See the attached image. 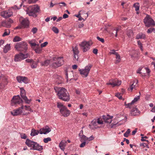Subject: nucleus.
<instances>
[{"instance_id":"nucleus-53","label":"nucleus","mask_w":155,"mask_h":155,"mask_svg":"<svg viewBox=\"0 0 155 155\" xmlns=\"http://www.w3.org/2000/svg\"><path fill=\"white\" fill-rule=\"evenodd\" d=\"M115 96L118 97L120 99H121L122 98L121 95H120V94L119 93H117L115 95Z\"/></svg>"},{"instance_id":"nucleus-16","label":"nucleus","mask_w":155,"mask_h":155,"mask_svg":"<svg viewBox=\"0 0 155 155\" xmlns=\"http://www.w3.org/2000/svg\"><path fill=\"white\" fill-rule=\"evenodd\" d=\"M121 84V81H119L117 79H115L110 80L109 82L107 83V84L111 85H112L113 87H114L116 86H119Z\"/></svg>"},{"instance_id":"nucleus-55","label":"nucleus","mask_w":155,"mask_h":155,"mask_svg":"<svg viewBox=\"0 0 155 155\" xmlns=\"http://www.w3.org/2000/svg\"><path fill=\"white\" fill-rule=\"evenodd\" d=\"M97 38L98 40L101 42H102L104 43V40L103 38H101L99 37H97Z\"/></svg>"},{"instance_id":"nucleus-12","label":"nucleus","mask_w":155,"mask_h":155,"mask_svg":"<svg viewBox=\"0 0 155 155\" xmlns=\"http://www.w3.org/2000/svg\"><path fill=\"white\" fill-rule=\"evenodd\" d=\"M28 54H24L21 53L16 54L14 60L15 61H19L28 57Z\"/></svg>"},{"instance_id":"nucleus-48","label":"nucleus","mask_w":155,"mask_h":155,"mask_svg":"<svg viewBox=\"0 0 155 155\" xmlns=\"http://www.w3.org/2000/svg\"><path fill=\"white\" fill-rule=\"evenodd\" d=\"M10 32L9 30H8V31L6 30L3 34L2 36L4 37L5 36L8 35L9 34Z\"/></svg>"},{"instance_id":"nucleus-3","label":"nucleus","mask_w":155,"mask_h":155,"mask_svg":"<svg viewBox=\"0 0 155 155\" xmlns=\"http://www.w3.org/2000/svg\"><path fill=\"white\" fill-rule=\"evenodd\" d=\"M57 107L59 108L60 112L62 116L65 117L69 116L70 113V111L68 110L66 107L65 106L61 103L57 102Z\"/></svg>"},{"instance_id":"nucleus-20","label":"nucleus","mask_w":155,"mask_h":155,"mask_svg":"<svg viewBox=\"0 0 155 155\" xmlns=\"http://www.w3.org/2000/svg\"><path fill=\"white\" fill-rule=\"evenodd\" d=\"M113 117V116L110 117L108 115H107V116L105 115L103 116V118L104 122L106 123H110L112 121V118Z\"/></svg>"},{"instance_id":"nucleus-13","label":"nucleus","mask_w":155,"mask_h":155,"mask_svg":"<svg viewBox=\"0 0 155 155\" xmlns=\"http://www.w3.org/2000/svg\"><path fill=\"white\" fill-rule=\"evenodd\" d=\"M72 51H73V60L74 61H77L80 62L79 60V57L78 55L80 52L78 46H76L74 47H72Z\"/></svg>"},{"instance_id":"nucleus-51","label":"nucleus","mask_w":155,"mask_h":155,"mask_svg":"<svg viewBox=\"0 0 155 155\" xmlns=\"http://www.w3.org/2000/svg\"><path fill=\"white\" fill-rule=\"evenodd\" d=\"M76 17L79 18L78 20L79 21H82L83 20H84V19L81 17L80 15V14H79L78 15H75Z\"/></svg>"},{"instance_id":"nucleus-9","label":"nucleus","mask_w":155,"mask_h":155,"mask_svg":"<svg viewBox=\"0 0 155 155\" xmlns=\"http://www.w3.org/2000/svg\"><path fill=\"white\" fill-rule=\"evenodd\" d=\"M79 45L81 49L84 52L87 51L90 48V45L89 42L83 41Z\"/></svg>"},{"instance_id":"nucleus-6","label":"nucleus","mask_w":155,"mask_h":155,"mask_svg":"<svg viewBox=\"0 0 155 155\" xmlns=\"http://www.w3.org/2000/svg\"><path fill=\"white\" fill-rule=\"evenodd\" d=\"M53 62L52 66L54 68H57L63 64L64 60L63 57H54L53 58Z\"/></svg>"},{"instance_id":"nucleus-33","label":"nucleus","mask_w":155,"mask_h":155,"mask_svg":"<svg viewBox=\"0 0 155 155\" xmlns=\"http://www.w3.org/2000/svg\"><path fill=\"white\" fill-rule=\"evenodd\" d=\"M41 65L42 66H47L50 63V61L49 60H46L44 62H40Z\"/></svg>"},{"instance_id":"nucleus-19","label":"nucleus","mask_w":155,"mask_h":155,"mask_svg":"<svg viewBox=\"0 0 155 155\" xmlns=\"http://www.w3.org/2000/svg\"><path fill=\"white\" fill-rule=\"evenodd\" d=\"M12 14V12L9 10L4 11L1 13V15L5 18H8L11 16Z\"/></svg>"},{"instance_id":"nucleus-24","label":"nucleus","mask_w":155,"mask_h":155,"mask_svg":"<svg viewBox=\"0 0 155 155\" xmlns=\"http://www.w3.org/2000/svg\"><path fill=\"white\" fill-rule=\"evenodd\" d=\"M146 38L145 35L142 33H140L138 34L136 36V38L137 39H145Z\"/></svg>"},{"instance_id":"nucleus-34","label":"nucleus","mask_w":155,"mask_h":155,"mask_svg":"<svg viewBox=\"0 0 155 155\" xmlns=\"http://www.w3.org/2000/svg\"><path fill=\"white\" fill-rule=\"evenodd\" d=\"M22 40L21 38L18 36H15L13 40V41L14 42H18L21 41Z\"/></svg>"},{"instance_id":"nucleus-64","label":"nucleus","mask_w":155,"mask_h":155,"mask_svg":"<svg viewBox=\"0 0 155 155\" xmlns=\"http://www.w3.org/2000/svg\"><path fill=\"white\" fill-rule=\"evenodd\" d=\"M84 25L82 23H81L79 24L78 25V28H83L84 27Z\"/></svg>"},{"instance_id":"nucleus-39","label":"nucleus","mask_w":155,"mask_h":155,"mask_svg":"<svg viewBox=\"0 0 155 155\" xmlns=\"http://www.w3.org/2000/svg\"><path fill=\"white\" fill-rule=\"evenodd\" d=\"M57 4L59 5V6L60 8H61L62 7L64 6L65 7L67 5L64 2H60Z\"/></svg>"},{"instance_id":"nucleus-14","label":"nucleus","mask_w":155,"mask_h":155,"mask_svg":"<svg viewBox=\"0 0 155 155\" xmlns=\"http://www.w3.org/2000/svg\"><path fill=\"white\" fill-rule=\"evenodd\" d=\"M19 21L23 28H28V27L29 22L27 19L23 18L21 17L20 18Z\"/></svg>"},{"instance_id":"nucleus-62","label":"nucleus","mask_w":155,"mask_h":155,"mask_svg":"<svg viewBox=\"0 0 155 155\" xmlns=\"http://www.w3.org/2000/svg\"><path fill=\"white\" fill-rule=\"evenodd\" d=\"M142 68L140 67L138 69V70L137 71V73H139L140 74H141L142 73V72H140L142 70Z\"/></svg>"},{"instance_id":"nucleus-7","label":"nucleus","mask_w":155,"mask_h":155,"mask_svg":"<svg viewBox=\"0 0 155 155\" xmlns=\"http://www.w3.org/2000/svg\"><path fill=\"white\" fill-rule=\"evenodd\" d=\"M143 22L145 26L149 27L151 26L155 25V22L153 19L148 15H147L146 16L144 19Z\"/></svg>"},{"instance_id":"nucleus-56","label":"nucleus","mask_w":155,"mask_h":155,"mask_svg":"<svg viewBox=\"0 0 155 155\" xmlns=\"http://www.w3.org/2000/svg\"><path fill=\"white\" fill-rule=\"evenodd\" d=\"M82 142H83L80 145V147H84L86 145V141H83Z\"/></svg>"},{"instance_id":"nucleus-11","label":"nucleus","mask_w":155,"mask_h":155,"mask_svg":"<svg viewBox=\"0 0 155 155\" xmlns=\"http://www.w3.org/2000/svg\"><path fill=\"white\" fill-rule=\"evenodd\" d=\"M23 101L20 98L19 95L14 96L12 100L11 105L12 106L19 104L22 103Z\"/></svg>"},{"instance_id":"nucleus-22","label":"nucleus","mask_w":155,"mask_h":155,"mask_svg":"<svg viewBox=\"0 0 155 155\" xmlns=\"http://www.w3.org/2000/svg\"><path fill=\"white\" fill-rule=\"evenodd\" d=\"M66 143L67 142L66 140H62L60 143L59 146L61 150L63 151L65 149L64 147L66 145Z\"/></svg>"},{"instance_id":"nucleus-41","label":"nucleus","mask_w":155,"mask_h":155,"mask_svg":"<svg viewBox=\"0 0 155 155\" xmlns=\"http://www.w3.org/2000/svg\"><path fill=\"white\" fill-rule=\"evenodd\" d=\"M52 30L55 33L58 34L59 32L58 29L55 27H53L52 28Z\"/></svg>"},{"instance_id":"nucleus-15","label":"nucleus","mask_w":155,"mask_h":155,"mask_svg":"<svg viewBox=\"0 0 155 155\" xmlns=\"http://www.w3.org/2000/svg\"><path fill=\"white\" fill-rule=\"evenodd\" d=\"M21 95V97L24 99L26 103L29 104L30 103L31 100H28L26 96L25 91L23 87L20 88Z\"/></svg>"},{"instance_id":"nucleus-43","label":"nucleus","mask_w":155,"mask_h":155,"mask_svg":"<svg viewBox=\"0 0 155 155\" xmlns=\"http://www.w3.org/2000/svg\"><path fill=\"white\" fill-rule=\"evenodd\" d=\"M20 137L21 139H25L27 138V136L24 133H21L20 134Z\"/></svg>"},{"instance_id":"nucleus-2","label":"nucleus","mask_w":155,"mask_h":155,"mask_svg":"<svg viewBox=\"0 0 155 155\" xmlns=\"http://www.w3.org/2000/svg\"><path fill=\"white\" fill-rule=\"evenodd\" d=\"M40 11V8L37 5H35L29 6L26 10L27 14L29 16L35 17L37 16L36 13Z\"/></svg>"},{"instance_id":"nucleus-54","label":"nucleus","mask_w":155,"mask_h":155,"mask_svg":"<svg viewBox=\"0 0 155 155\" xmlns=\"http://www.w3.org/2000/svg\"><path fill=\"white\" fill-rule=\"evenodd\" d=\"M48 44V42H45L43 43H42L41 44V48H43L45 47Z\"/></svg>"},{"instance_id":"nucleus-38","label":"nucleus","mask_w":155,"mask_h":155,"mask_svg":"<svg viewBox=\"0 0 155 155\" xmlns=\"http://www.w3.org/2000/svg\"><path fill=\"white\" fill-rule=\"evenodd\" d=\"M97 122L98 124H103V121L101 118H98L96 119Z\"/></svg>"},{"instance_id":"nucleus-8","label":"nucleus","mask_w":155,"mask_h":155,"mask_svg":"<svg viewBox=\"0 0 155 155\" xmlns=\"http://www.w3.org/2000/svg\"><path fill=\"white\" fill-rule=\"evenodd\" d=\"M92 65L91 64H89L86 66L84 69H81L79 70L81 74L83 77H86L88 75Z\"/></svg>"},{"instance_id":"nucleus-30","label":"nucleus","mask_w":155,"mask_h":155,"mask_svg":"<svg viewBox=\"0 0 155 155\" xmlns=\"http://www.w3.org/2000/svg\"><path fill=\"white\" fill-rule=\"evenodd\" d=\"M2 25L6 27L9 28L11 26L10 24L5 21L4 22H3L2 23Z\"/></svg>"},{"instance_id":"nucleus-59","label":"nucleus","mask_w":155,"mask_h":155,"mask_svg":"<svg viewBox=\"0 0 155 155\" xmlns=\"http://www.w3.org/2000/svg\"><path fill=\"white\" fill-rule=\"evenodd\" d=\"M65 76H65L66 78V79H67V81H68V71H67V69H66L65 70Z\"/></svg>"},{"instance_id":"nucleus-46","label":"nucleus","mask_w":155,"mask_h":155,"mask_svg":"<svg viewBox=\"0 0 155 155\" xmlns=\"http://www.w3.org/2000/svg\"><path fill=\"white\" fill-rule=\"evenodd\" d=\"M25 110H28L31 112H33V110L31 108L30 106L25 105Z\"/></svg>"},{"instance_id":"nucleus-5","label":"nucleus","mask_w":155,"mask_h":155,"mask_svg":"<svg viewBox=\"0 0 155 155\" xmlns=\"http://www.w3.org/2000/svg\"><path fill=\"white\" fill-rule=\"evenodd\" d=\"M28 45L25 41L17 43L15 46V48L17 51L25 52L28 49Z\"/></svg>"},{"instance_id":"nucleus-17","label":"nucleus","mask_w":155,"mask_h":155,"mask_svg":"<svg viewBox=\"0 0 155 155\" xmlns=\"http://www.w3.org/2000/svg\"><path fill=\"white\" fill-rule=\"evenodd\" d=\"M51 130V129L48 126L46 125L43 128L40 129L39 130V133L40 134H46L50 132Z\"/></svg>"},{"instance_id":"nucleus-1","label":"nucleus","mask_w":155,"mask_h":155,"mask_svg":"<svg viewBox=\"0 0 155 155\" xmlns=\"http://www.w3.org/2000/svg\"><path fill=\"white\" fill-rule=\"evenodd\" d=\"M58 98L64 101H69L70 100V95L66 89L62 87H56L54 88Z\"/></svg>"},{"instance_id":"nucleus-36","label":"nucleus","mask_w":155,"mask_h":155,"mask_svg":"<svg viewBox=\"0 0 155 155\" xmlns=\"http://www.w3.org/2000/svg\"><path fill=\"white\" fill-rule=\"evenodd\" d=\"M134 7L135 8V10L137 11L139 9L140 5L138 3H135L134 5Z\"/></svg>"},{"instance_id":"nucleus-26","label":"nucleus","mask_w":155,"mask_h":155,"mask_svg":"<svg viewBox=\"0 0 155 155\" xmlns=\"http://www.w3.org/2000/svg\"><path fill=\"white\" fill-rule=\"evenodd\" d=\"M79 136L80 137V141L81 142L85 141L86 140H87V137L84 135L79 134Z\"/></svg>"},{"instance_id":"nucleus-57","label":"nucleus","mask_w":155,"mask_h":155,"mask_svg":"<svg viewBox=\"0 0 155 155\" xmlns=\"http://www.w3.org/2000/svg\"><path fill=\"white\" fill-rule=\"evenodd\" d=\"M59 79H60V81H56V82L57 83V84H61V83H62V82H63V81L62 80V78L61 77H60L59 78Z\"/></svg>"},{"instance_id":"nucleus-21","label":"nucleus","mask_w":155,"mask_h":155,"mask_svg":"<svg viewBox=\"0 0 155 155\" xmlns=\"http://www.w3.org/2000/svg\"><path fill=\"white\" fill-rule=\"evenodd\" d=\"M140 112L136 108H133L131 111V114L132 116H136L139 115Z\"/></svg>"},{"instance_id":"nucleus-27","label":"nucleus","mask_w":155,"mask_h":155,"mask_svg":"<svg viewBox=\"0 0 155 155\" xmlns=\"http://www.w3.org/2000/svg\"><path fill=\"white\" fill-rule=\"evenodd\" d=\"M10 49V44H7L5 46L3 49V52L5 53H6Z\"/></svg>"},{"instance_id":"nucleus-58","label":"nucleus","mask_w":155,"mask_h":155,"mask_svg":"<svg viewBox=\"0 0 155 155\" xmlns=\"http://www.w3.org/2000/svg\"><path fill=\"white\" fill-rule=\"evenodd\" d=\"M69 75V78H70V80H71V79H73V77H74L73 72H71L70 73Z\"/></svg>"},{"instance_id":"nucleus-63","label":"nucleus","mask_w":155,"mask_h":155,"mask_svg":"<svg viewBox=\"0 0 155 155\" xmlns=\"http://www.w3.org/2000/svg\"><path fill=\"white\" fill-rule=\"evenodd\" d=\"M152 32V28H149L147 31L148 33H150Z\"/></svg>"},{"instance_id":"nucleus-49","label":"nucleus","mask_w":155,"mask_h":155,"mask_svg":"<svg viewBox=\"0 0 155 155\" xmlns=\"http://www.w3.org/2000/svg\"><path fill=\"white\" fill-rule=\"evenodd\" d=\"M138 45L139 46L140 49L142 51H143L142 44L140 41H139L137 42Z\"/></svg>"},{"instance_id":"nucleus-25","label":"nucleus","mask_w":155,"mask_h":155,"mask_svg":"<svg viewBox=\"0 0 155 155\" xmlns=\"http://www.w3.org/2000/svg\"><path fill=\"white\" fill-rule=\"evenodd\" d=\"M40 132L39 130H36L34 129H32L30 134L31 136H34L37 135Z\"/></svg>"},{"instance_id":"nucleus-42","label":"nucleus","mask_w":155,"mask_h":155,"mask_svg":"<svg viewBox=\"0 0 155 155\" xmlns=\"http://www.w3.org/2000/svg\"><path fill=\"white\" fill-rule=\"evenodd\" d=\"M130 129H128L126 132L124 133V136L125 137H127L128 136L129 134L130 133Z\"/></svg>"},{"instance_id":"nucleus-31","label":"nucleus","mask_w":155,"mask_h":155,"mask_svg":"<svg viewBox=\"0 0 155 155\" xmlns=\"http://www.w3.org/2000/svg\"><path fill=\"white\" fill-rule=\"evenodd\" d=\"M135 83V84H137L138 83V81L137 80L134 81L133 83L130 85V88L131 91H132L133 89L135 87V85H134Z\"/></svg>"},{"instance_id":"nucleus-61","label":"nucleus","mask_w":155,"mask_h":155,"mask_svg":"<svg viewBox=\"0 0 155 155\" xmlns=\"http://www.w3.org/2000/svg\"><path fill=\"white\" fill-rule=\"evenodd\" d=\"M33 60L32 59H27L25 60V61L28 63H30L31 64Z\"/></svg>"},{"instance_id":"nucleus-10","label":"nucleus","mask_w":155,"mask_h":155,"mask_svg":"<svg viewBox=\"0 0 155 155\" xmlns=\"http://www.w3.org/2000/svg\"><path fill=\"white\" fill-rule=\"evenodd\" d=\"M8 81L7 78L0 74V88H4L8 84Z\"/></svg>"},{"instance_id":"nucleus-32","label":"nucleus","mask_w":155,"mask_h":155,"mask_svg":"<svg viewBox=\"0 0 155 155\" xmlns=\"http://www.w3.org/2000/svg\"><path fill=\"white\" fill-rule=\"evenodd\" d=\"M116 55V59L115 61V64H117V63H119L120 62L121 59H120V55L119 54H118Z\"/></svg>"},{"instance_id":"nucleus-23","label":"nucleus","mask_w":155,"mask_h":155,"mask_svg":"<svg viewBox=\"0 0 155 155\" xmlns=\"http://www.w3.org/2000/svg\"><path fill=\"white\" fill-rule=\"evenodd\" d=\"M39 62V59H38L36 61H33L30 64L31 68L33 69L36 68L37 67L38 64Z\"/></svg>"},{"instance_id":"nucleus-60","label":"nucleus","mask_w":155,"mask_h":155,"mask_svg":"<svg viewBox=\"0 0 155 155\" xmlns=\"http://www.w3.org/2000/svg\"><path fill=\"white\" fill-rule=\"evenodd\" d=\"M98 50L97 49L94 48L93 50V52L95 54H97V53Z\"/></svg>"},{"instance_id":"nucleus-45","label":"nucleus","mask_w":155,"mask_h":155,"mask_svg":"<svg viewBox=\"0 0 155 155\" xmlns=\"http://www.w3.org/2000/svg\"><path fill=\"white\" fill-rule=\"evenodd\" d=\"M140 98V96H138L135 97L134 99L132 101V103L134 104V103L137 102Z\"/></svg>"},{"instance_id":"nucleus-18","label":"nucleus","mask_w":155,"mask_h":155,"mask_svg":"<svg viewBox=\"0 0 155 155\" xmlns=\"http://www.w3.org/2000/svg\"><path fill=\"white\" fill-rule=\"evenodd\" d=\"M24 108V106H22L20 107L18 109L14 110L13 111L11 112V114L14 116H17L21 114L22 113V109Z\"/></svg>"},{"instance_id":"nucleus-29","label":"nucleus","mask_w":155,"mask_h":155,"mask_svg":"<svg viewBox=\"0 0 155 155\" xmlns=\"http://www.w3.org/2000/svg\"><path fill=\"white\" fill-rule=\"evenodd\" d=\"M126 34L129 38H131L134 35L133 31L131 29L127 30V31Z\"/></svg>"},{"instance_id":"nucleus-50","label":"nucleus","mask_w":155,"mask_h":155,"mask_svg":"<svg viewBox=\"0 0 155 155\" xmlns=\"http://www.w3.org/2000/svg\"><path fill=\"white\" fill-rule=\"evenodd\" d=\"M110 54H114L116 55L118 53L115 51L114 50H110V52H109Z\"/></svg>"},{"instance_id":"nucleus-52","label":"nucleus","mask_w":155,"mask_h":155,"mask_svg":"<svg viewBox=\"0 0 155 155\" xmlns=\"http://www.w3.org/2000/svg\"><path fill=\"white\" fill-rule=\"evenodd\" d=\"M38 0H28V2L29 4L35 3Z\"/></svg>"},{"instance_id":"nucleus-28","label":"nucleus","mask_w":155,"mask_h":155,"mask_svg":"<svg viewBox=\"0 0 155 155\" xmlns=\"http://www.w3.org/2000/svg\"><path fill=\"white\" fill-rule=\"evenodd\" d=\"M97 120L96 119H94L91 122V124H89V126L90 129H93V128L91 127V124L94 126H96L97 125Z\"/></svg>"},{"instance_id":"nucleus-47","label":"nucleus","mask_w":155,"mask_h":155,"mask_svg":"<svg viewBox=\"0 0 155 155\" xmlns=\"http://www.w3.org/2000/svg\"><path fill=\"white\" fill-rule=\"evenodd\" d=\"M51 139L50 137H48L47 138H44L43 140V141L44 143H47L48 141H51Z\"/></svg>"},{"instance_id":"nucleus-44","label":"nucleus","mask_w":155,"mask_h":155,"mask_svg":"<svg viewBox=\"0 0 155 155\" xmlns=\"http://www.w3.org/2000/svg\"><path fill=\"white\" fill-rule=\"evenodd\" d=\"M37 28L36 27H34L31 30V31L32 32L33 34H35L37 32Z\"/></svg>"},{"instance_id":"nucleus-35","label":"nucleus","mask_w":155,"mask_h":155,"mask_svg":"<svg viewBox=\"0 0 155 155\" xmlns=\"http://www.w3.org/2000/svg\"><path fill=\"white\" fill-rule=\"evenodd\" d=\"M22 82L25 84H27L28 82V80L27 78L25 77H22Z\"/></svg>"},{"instance_id":"nucleus-40","label":"nucleus","mask_w":155,"mask_h":155,"mask_svg":"<svg viewBox=\"0 0 155 155\" xmlns=\"http://www.w3.org/2000/svg\"><path fill=\"white\" fill-rule=\"evenodd\" d=\"M22 77L23 76H18L16 77L17 80L19 83H21L22 82Z\"/></svg>"},{"instance_id":"nucleus-4","label":"nucleus","mask_w":155,"mask_h":155,"mask_svg":"<svg viewBox=\"0 0 155 155\" xmlns=\"http://www.w3.org/2000/svg\"><path fill=\"white\" fill-rule=\"evenodd\" d=\"M25 144L29 147H32L33 150L41 151L43 150V147L40 145L37 142L32 141L28 139H26Z\"/></svg>"},{"instance_id":"nucleus-37","label":"nucleus","mask_w":155,"mask_h":155,"mask_svg":"<svg viewBox=\"0 0 155 155\" xmlns=\"http://www.w3.org/2000/svg\"><path fill=\"white\" fill-rule=\"evenodd\" d=\"M42 48H37L35 49V51L36 53L40 54L42 51Z\"/></svg>"}]
</instances>
